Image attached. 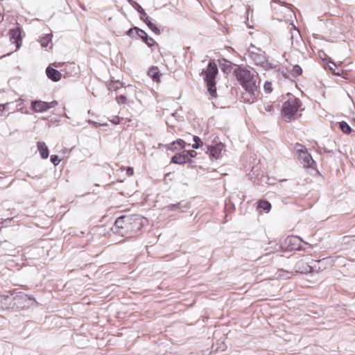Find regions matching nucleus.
I'll use <instances>...</instances> for the list:
<instances>
[{
	"label": "nucleus",
	"instance_id": "nucleus-27",
	"mask_svg": "<svg viewBox=\"0 0 355 355\" xmlns=\"http://www.w3.org/2000/svg\"><path fill=\"white\" fill-rule=\"evenodd\" d=\"M52 40V35L51 34H46V35L40 38V44H41V46H43V47H46L49 42L51 41Z\"/></svg>",
	"mask_w": 355,
	"mask_h": 355
},
{
	"label": "nucleus",
	"instance_id": "nucleus-41",
	"mask_svg": "<svg viewBox=\"0 0 355 355\" xmlns=\"http://www.w3.org/2000/svg\"><path fill=\"white\" fill-rule=\"evenodd\" d=\"M57 105H58V102L55 101H51L50 103H48V105L47 106L49 107V109H50V108L54 107Z\"/></svg>",
	"mask_w": 355,
	"mask_h": 355
},
{
	"label": "nucleus",
	"instance_id": "nucleus-9",
	"mask_svg": "<svg viewBox=\"0 0 355 355\" xmlns=\"http://www.w3.org/2000/svg\"><path fill=\"white\" fill-rule=\"evenodd\" d=\"M208 154L211 159H219L224 150V145L221 142L216 143L214 145H205L203 149Z\"/></svg>",
	"mask_w": 355,
	"mask_h": 355
},
{
	"label": "nucleus",
	"instance_id": "nucleus-44",
	"mask_svg": "<svg viewBox=\"0 0 355 355\" xmlns=\"http://www.w3.org/2000/svg\"><path fill=\"white\" fill-rule=\"evenodd\" d=\"M13 219H14V218H6L5 220H3L1 223H6V224H8V223H10Z\"/></svg>",
	"mask_w": 355,
	"mask_h": 355
},
{
	"label": "nucleus",
	"instance_id": "nucleus-49",
	"mask_svg": "<svg viewBox=\"0 0 355 355\" xmlns=\"http://www.w3.org/2000/svg\"><path fill=\"white\" fill-rule=\"evenodd\" d=\"M330 63L334 66V67H336V64L334 62H330Z\"/></svg>",
	"mask_w": 355,
	"mask_h": 355
},
{
	"label": "nucleus",
	"instance_id": "nucleus-23",
	"mask_svg": "<svg viewBox=\"0 0 355 355\" xmlns=\"http://www.w3.org/2000/svg\"><path fill=\"white\" fill-rule=\"evenodd\" d=\"M207 83V90L211 97L215 98L217 96L216 80H205Z\"/></svg>",
	"mask_w": 355,
	"mask_h": 355
},
{
	"label": "nucleus",
	"instance_id": "nucleus-26",
	"mask_svg": "<svg viewBox=\"0 0 355 355\" xmlns=\"http://www.w3.org/2000/svg\"><path fill=\"white\" fill-rule=\"evenodd\" d=\"M339 128L340 130L345 134H349L352 131L351 127L345 121H342L339 123Z\"/></svg>",
	"mask_w": 355,
	"mask_h": 355
},
{
	"label": "nucleus",
	"instance_id": "nucleus-11",
	"mask_svg": "<svg viewBox=\"0 0 355 355\" xmlns=\"http://www.w3.org/2000/svg\"><path fill=\"white\" fill-rule=\"evenodd\" d=\"M10 40L12 43L16 44V49H19L21 46L22 37L21 31L19 27L10 29L9 31Z\"/></svg>",
	"mask_w": 355,
	"mask_h": 355
},
{
	"label": "nucleus",
	"instance_id": "nucleus-43",
	"mask_svg": "<svg viewBox=\"0 0 355 355\" xmlns=\"http://www.w3.org/2000/svg\"><path fill=\"white\" fill-rule=\"evenodd\" d=\"M135 30V27L132 28H130L127 32H126V35H128V36H131L133 33V31Z\"/></svg>",
	"mask_w": 355,
	"mask_h": 355
},
{
	"label": "nucleus",
	"instance_id": "nucleus-50",
	"mask_svg": "<svg viewBox=\"0 0 355 355\" xmlns=\"http://www.w3.org/2000/svg\"><path fill=\"white\" fill-rule=\"evenodd\" d=\"M252 172H253V173H254V168H252Z\"/></svg>",
	"mask_w": 355,
	"mask_h": 355
},
{
	"label": "nucleus",
	"instance_id": "nucleus-33",
	"mask_svg": "<svg viewBox=\"0 0 355 355\" xmlns=\"http://www.w3.org/2000/svg\"><path fill=\"white\" fill-rule=\"evenodd\" d=\"M51 162L53 164L54 166H57L60 162V159L59 157L56 155H52L50 157Z\"/></svg>",
	"mask_w": 355,
	"mask_h": 355
},
{
	"label": "nucleus",
	"instance_id": "nucleus-16",
	"mask_svg": "<svg viewBox=\"0 0 355 355\" xmlns=\"http://www.w3.org/2000/svg\"><path fill=\"white\" fill-rule=\"evenodd\" d=\"M187 152L182 151L181 153H176L171 158V162L177 164H183L187 162L191 164L193 161L188 158L186 155Z\"/></svg>",
	"mask_w": 355,
	"mask_h": 355
},
{
	"label": "nucleus",
	"instance_id": "nucleus-8",
	"mask_svg": "<svg viewBox=\"0 0 355 355\" xmlns=\"http://www.w3.org/2000/svg\"><path fill=\"white\" fill-rule=\"evenodd\" d=\"M320 261H315L311 259L310 262L304 261L303 260L299 261L295 266V272L306 274L315 271L314 267L315 264L318 263Z\"/></svg>",
	"mask_w": 355,
	"mask_h": 355
},
{
	"label": "nucleus",
	"instance_id": "nucleus-13",
	"mask_svg": "<svg viewBox=\"0 0 355 355\" xmlns=\"http://www.w3.org/2000/svg\"><path fill=\"white\" fill-rule=\"evenodd\" d=\"M190 208V205L185 201H180L175 204H170L165 207V209L171 211L182 213Z\"/></svg>",
	"mask_w": 355,
	"mask_h": 355
},
{
	"label": "nucleus",
	"instance_id": "nucleus-35",
	"mask_svg": "<svg viewBox=\"0 0 355 355\" xmlns=\"http://www.w3.org/2000/svg\"><path fill=\"white\" fill-rule=\"evenodd\" d=\"M127 98L124 95H120L116 97V101L119 104H125L126 103Z\"/></svg>",
	"mask_w": 355,
	"mask_h": 355
},
{
	"label": "nucleus",
	"instance_id": "nucleus-17",
	"mask_svg": "<svg viewBox=\"0 0 355 355\" xmlns=\"http://www.w3.org/2000/svg\"><path fill=\"white\" fill-rule=\"evenodd\" d=\"M48 103L42 101H33L31 102V108L35 112H43L49 109L47 106Z\"/></svg>",
	"mask_w": 355,
	"mask_h": 355
},
{
	"label": "nucleus",
	"instance_id": "nucleus-14",
	"mask_svg": "<svg viewBox=\"0 0 355 355\" xmlns=\"http://www.w3.org/2000/svg\"><path fill=\"white\" fill-rule=\"evenodd\" d=\"M135 31H136L138 37H140L148 46L151 47L156 44L155 41L151 37L148 36L147 33L144 30L138 27H135Z\"/></svg>",
	"mask_w": 355,
	"mask_h": 355
},
{
	"label": "nucleus",
	"instance_id": "nucleus-34",
	"mask_svg": "<svg viewBox=\"0 0 355 355\" xmlns=\"http://www.w3.org/2000/svg\"><path fill=\"white\" fill-rule=\"evenodd\" d=\"M184 152H187V157L191 159V158L195 157L197 155V153L194 150H184Z\"/></svg>",
	"mask_w": 355,
	"mask_h": 355
},
{
	"label": "nucleus",
	"instance_id": "nucleus-3",
	"mask_svg": "<svg viewBox=\"0 0 355 355\" xmlns=\"http://www.w3.org/2000/svg\"><path fill=\"white\" fill-rule=\"evenodd\" d=\"M302 105L301 101L292 96L289 98L283 105L282 114L288 121L295 119V116Z\"/></svg>",
	"mask_w": 355,
	"mask_h": 355
},
{
	"label": "nucleus",
	"instance_id": "nucleus-38",
	"mask_svg": "<svg viewBox=\"0 0 355 355\" xmlns=\"http://www.w3.org/2000/svg\"><path fill=\"white\" fill-rule=\"evenodd\" d=\"M297 146H299L300 147V148L297 149V153L298 157H299L300 153H301V152H306V149L303 146H302L300 144H297Z\"/></svg>",
	"mask_w": 355,
	"mask_h": 355
},
{
	"label": "nucleus",
	"instance_id": "nucleus-12",
	"mask_svg": "<svg viewBox=\"0 0 355 355\" xmlns=\"http://www.w3.org/2000/svg\"><path fill=\"white\" fill-rule=\"evenodd\" d=\"M218 69L216 64L214 62L210 61L205 71V80H216V76L218 73Z\"/></svg>",
	"mask_w": 355,
	"mask_h": 355
},
{
	"label": "nucleus",
	"instance_id": "nucleus-15",
	"mask_svg": "<svg viewBox=\"0 0 355 355\" xmlns=\"http://www.w3.org/2000/svg\"><path fill=\"white\" fill-rule=\"evenodd\" d=\"M248 56L254 62V63L257 65L263 66V64L266 61L264 53H259L249 50Z\"/></svg>",
	"mask_w": 355,
	"mask_h": 355
},
{
	"label": "nucleus",
	"instance_id": "nucleus-10",
	"mask_svg": "<svg viewBox=\"0 0 355 355\" xmlns=\"http://www.w3.org/2000/svg\"><path fill=\"white\" fill-rule=\"evenodd\" d=\"M12 291H8L6 294L0 295V303L2 309H15L14 295L11 294Z\"/></svg>",
	"mask_w": 355,
	"mask_h": 355
},
{
	"label": "nucleus",
	"instance_id": "nucleus-39",
	"mask_svg": "<svg viewBox=\"0 0 355 355\" xmlns=\"http://www.w3.org/2000/svg\"><path fill=\"white\" fill-rule=\"evenodd\" d=\"M110 121L113 124H119L120 123V119L119 116H116L112 119H111Z\"/></svg>",
	"mask_w": 355,
	"mask_h": 355
},
{
	"label": "nucleus",
	"instance_id": "nucleus-45",
	"mask_svg": "<svg viewBox=\"0 0 355 355\" xmlns=\"http://www.w3.org/2000/svg\"><path fill=\"white\" fill-rule=\"evenodd\" d=\"M171 116L175 118V120H178V118L179 117V115L178 112L175 111L171 114Z\"/></svg>",
	"mask_w": 355,
	"mask_h": 355
},
{
	"label": "nucleus",
	"instance_id": "nucleus-29",
	"mask_svg": "<svg viewBox=\"0 0 355 355\" xmlns=\"http://www.w3.org/2000/svg\"><path fill=\"white\" fill-rule=\"evenodd\" d=\"M193 140L194 141V144L192 145L193 148L198 149L200 147L203 146V142L201 141L199 137L193 136Z\"/></svg>",
	"mask_w": 355,
	"mask_h": 355
},
{
	"label": "nucleus",
	"instance_id": "nucleus-28",
	"mask_svg": "<svg viewBox=\"0 0 355 355\" xmlns=\"http://www.w3.org/2000/svg\"><path fill=\"white\" fill-rule=\"evenodd\" d=\"M296 272L294 271H287L284 270H279V276L284 279H290L292 276L295 275Z\"/></svg>",
	"mask_w": 355,
	"mask_h": 355
},
{
	"label": "nucleus",
	"instance_id": "nucleus-21",
	"mask_svg": "<svg viewBox=\"0 0 355 355\" xmlns=\"http://www.w3.org/2000/svg\"><path fill=\"white\" fill-rule=\"evenodd\" d=\"M218 62H219L220 69L225 73H230V71L232 69V65H233V64L230 61H229L225 58H222V59L219 60Z\"/></svg>",
	"mask_w": 355,
	"mask_h": 355
},
{
	"label": "nucleus",
	"instance_id": "nucleus-25",
	"mask_svg": "<svg viewBox=\"0 0 355 355\" xmlns=\"http://www.w3.org/2000/svg\"><path fill=\"white\" fill-rule=\"evenodd\" d=\"M271 204L266 200H260L257 202V209L268 212L271 209Z\"/></svg>",
	"mask_w": 355,
	"mask_h": 355
},
{
	"label": "nucleus",
	"instance_id": "nucleus-20",
	"mask_svg": "<svg viewBox=\"0 0 355 355\" xmlns=\"http://www.w3.org/2000/svg\"><path fill=\"white\" fill-rule=\"evenodd\" d=\"M300 159L302 160V164L304 168L311 167L312 164L315 162L313 159L311 155L306 152H301L300 153V156L298 157Z\"/></svg>",
	"mask_w": 355,
	"mask_h": 355
},
{
	"label": "nucleus",
	"instance_id": "nucleus-19",
	"mask_svg": "<svg viewBox=\"0 0 355 355\" xmlns=\"http://www.w3.org/2000/svg\"><path fill=\"white\" fill-rule=\"evenodd\" d=\"M291 40L292 44L298 45V44H300L302 40V37L300 35L299 30L297 29L296 26L293 24H291Z\"/></svg>",
	"mask_w": 355,
	"mask_h": 355
},
{
	"label": "nucleus",
	"instance_id": "nucleus-48",
	"mask_svg": "<svg viewBox=\"0 0 355 355\" xmlns=\"http://www.w3.org/2000/svg\"><path fill=\"white\" fill-rule=\"evenodd\" d=\"M329 69L334 73V74H339V73H336L334 69H333V67L329 66Z\"/></svg>",
	"mask_w": 355,
	"mask_h": 355
},
{
	"label": "nucleus",
	"instance_id": "nucleus-32",
	"mask_svg": "<svg viewBox=\"0 0 355 355\" xmlns=\"http://www.w3.org/2000/svg\"><path fill=\"white\" fill-rule=\"evenodd\" d=\"M263 88L266 93L270 94L272 91V83L268 81L266 82Z\"/></svg>",
	"mask_w": 355,
	"mask_h": 355
},
{
	"label": "nucleus",
	"instance_id": "nucleus-18",
	"mask_svg": "<svg viewBox=\"0 0 355 355\" xmlns=\"http://www.w3.org/2000/svg\"><path fill=\"white\" fill-rule=\"evenodd\" d=\"M46 74L49 79L54 82L59 81L62 78L61 73L58 70L52 68L50 66L47 67L46 69Z\"/></svg>",
	"mask_w": 355,
	"mask_h": 355
},
{
	"label": "nucleus",
	"instance_id": "nucleus-1",
	"mask_svg": "<svg viewBox=\"0 0 355 355\" xmlns=\"http://www.w3.org/2000/svg\"><path fill=\"white\" fill-rule=\"evenodd\" d=\"M233 73L236 80L254 101L259 94L255 72H252L244 66L234 65Z\"/></svg>",
	"mask_w": 355,
	"mask_h": 355
},
{
	"label": "nucleus",
	"instance_id": "nucleus-4",
	"mask_svg": "<svg viewBox=\"0 0 355 355\" xmlns=\"http://www.w3.org/2000/svg\"><path fill=\"white\" fill-rule=\"evenodd\" d=\"M128 217L130 237L139 234L142 228L148 223L147 219L140 215H131Z\"/></svg>",
	"mask_w": 355,
	"mask_h": 355
},
{
	"label": "nucleus",
	"instance_id": "nucleus-6",
	"mask_svg": "<svg viewBox=\"0 0 355 355\" xmlns=\"http://www.w3.org/2000/svg\"><path fill=\"white\" fill-rule=\"evenodd\" d=\"M128 218V216L122 215L116 219L114 225L112 227L114 234L120 236L130 237Z\"/></svg>",
	"mask_w": 355,
	"mask_h": 355
},
{
	"label": "nucleus",
	"instance_id": "nucleus-2",
	"mask_svg": "<svg viewBox=\"0 0 355 355\" xmlns=\"http://www.w3.org/2000/svg\"><path fill=\"white\" fill-rule=\"evenodd\" d=\"M269 244L271 245L270 247L271 250L269 252L265 254L263 257H268L271 253L277 252L279 250L285 249L287 251L301 250L303 241L299 236H288L280 245L272 242H270Z\"/></svg>",
	"mask_w": 355,
	"mask_h": 355
},
{
	"label": "nucleus",
	"instance_id": "nucleus-30",
	"mask_svg": "<svg viewBox=\"0 0 355 355\" xmlns=\"http://www.w3.org/2000/svg\"><path fill=\"white\" fill-rule=\"evenodd\" d=\"M302 73V69L300 65H295L293 67L291 70V75L294 77L301 75Z\"/></svg>",
	"mask_w": 355,
	"mask_h": 355
},
{
	"label": "nucleus",
	"instance_id": "nucleus-37",
	"mask_svg": "<svg viewBox=\"0 0 355 355\" xmlns=\"http://www.w3.org/2000/svg\"><path fill=\"white\" fill-rule=\"evenodd\" d=\"M318 53H319V56L320 57V58L322 60H327V55H326V53H324V51H320Z\"/></svg>",
	"mask_w": 355,
	"mask_h": 355
},
{
	"label": "nucleus",
	"instance_id": "nucleus-5",
	"mask_svg": "<svg viewBox=\"0 0 355 355\" xmlns=\"http://www.w3.org/2000/svg\"><path fill=\"white\" fill-rule=\"evenodd\" d=\"M11 294L14 295V305L15 309H23L32 306L35 300L33 297L28 296L21 291L17 290L12 291Z\"/></svg>",
	"mask_w": 355,
	"mask_h": 355
},
{
	"label": "nucleus",
	"instance_id": "nucleus-22",
	"mask_svg": "<svg viewBox=\"0 0 355 355\" xmlns=\"http://www.w3.org/2000/svg\"><path fill=\"white\" fill-rule=\"evenodd\" d=\"M37 149L42 159H46L49 157V149L44 142H37Z\"/></svg>",
	"mask_w": 355,
	"mask_h": 355
},
{
	"label": "nucleus",
	"instance_id": "nucleus-31",
	"mask_svg": "<svg viewBox=\"0 0 355 355\" xmlns=\"http://www.w3.org/2000/svg\"><path fill=\"white\" fill-rule=\"evenodd\" d=\"M217 345L216 351L223 352L227 349V345L224 341L218 340Z\"/></svg>",
	"mask_w": 355,
	"mask_h": 355
},
{
	"label": "nucleus",
	"instance_id": "nucleus-46",
	"mask_svg": "<svg viewBox=\"0 0 355 355\" xmlns=\"http://www.w3.org/2000/svg\"><path fill=\"white\" fill-rule=\"evenodd\" d=\"M120 87H122V84L120 82L116 83V86L114 87V89H119Z\"/></svg>",
	"mask_w": 355,
	"mask_h": 355
},
{
	"label": "nucleus",
	"instance_id": "nucleus-24",
	"mask_svg": "<svg viewBox=\"0 0 355 355\" xmlns=\"http://www.w3.org/2000/svg\"><path fill=\"white\" fill-rule=\"evenodd\" d=\"M148 75L154 80L159 81L160 73L157 67H152L148 71Z\"/></svg>",
	"mask_w": 355,
	"mask_h": 355
},
{
	"label": "nucleus",
	"instance_id": "nucleus-7",
	"mask_svg": "<svg viewBox=\"0 0 355 355\" xmlns=\"http://www.w3.org/2000/svg\"><path fill=\"white\" fill-rule=\"evenodd\" d=\"M128 3L138 12L141 14L140 19L148 26V27L155 34L159 35L160 31L159 29L151 22V21L148 19L147 14L143 9V8L135 1L134 0H128Z\"/></svg>",
	"mask_w": 355,
	"mask_h": 355
},
{
	"label": "nucleus",
	"instance_id": "nucleus-42",
	"mask_svg": "<svg viewBox=\"0 0 355 355\" xmlns=\"http://www.w3.org/2000/svg\"><path fill=\"white\" fill-rule=\"evenodd\" d=\"M264 110L266 112H271L272 110V105H265Z\"/></svg>",
	"mask_w": 355,
	"mask_h": 355
},
{
	"label": "nucleus",
	"instance_id": "nucleus-36",
	"mask_svg": "<svg viewBox=\"0 0 355 355\" xmlns=\"http://www.w3.org/2000/svg\"><path fill=\"white\" fill-rule=\"evenodd\" d=\"M172 145H175V144H178L180 148H184V145H185V141L182 139H178L175 141H173L172 144Z\"/></svg>",
	"mask_w": 355,
	"mask_h": 355
},
{
	"label": "nucleus",
	"instance_id": "nucleus-47",
	"mask_svg": "<svg viewBox=\"0 0 355 355\" xmlns=\"http://www.w3.org/2000/svg\"><path fill=\"white\" fill-rule=\"evenodd\" d=\"M127 173L129 175H132L133 173V169L132 168H128L127 169Z\"/></svg>",
	"mask_w": 355,
	"mask_h": 355
},
{
	"label": "nucleus",
	"instance_id": "nucleus-40",
	"mask_svg": "<svg viewBox=\"0 0 355 355\" xmlns=\"http://www.w3.org/2000/svg\"><path fill=\"white\" fill-rule=\"evenodd\" d=\"M88 123L93 124L95 127H100V126H103V124H102V123H98V122H96V121H91V120H89Z\"/></svg>",
	"mask_w": 355,
	"mask_h": 355
}]
</instances>
